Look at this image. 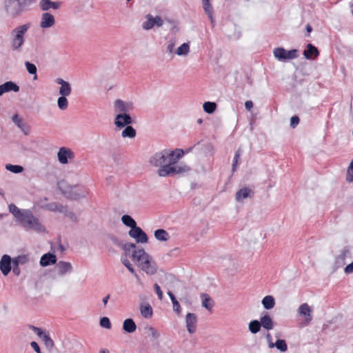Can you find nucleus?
I'll return each mask as SVG.
<instances>
[{
  "label": "nucleus",
  "mask_w": 353,
  "mask_h": 353,
  "mask_svg": "<svg viewBox=\"0 0 353 353\" xmlns=\"http://www.w3.org/2000/svg\"><path fill=\"white\" fill-rule=\"evenodd\" d=\"M6 12L12 17H17L23 12L22 3L17 0H5Z\"/></svg>",
  "instance_id": "obj_8"
},
{
  "label": "nucleus",
  "mask_w": 353,
  "mask_h": 353,
  "mask_svg": "<svg viewBox=\"0 0 353 353\" xmlns=\"http://www.w3.org/2000/svg\"><path fill=\"white\" fill-rule=\"evenodd\" d=\"M59 187L61 193L67 199L79 200L85 197L88 194V190L84 186H72L65 183H61Z\"/></svg>",
  "instance_id": "obj_4"
},
{
  "label": "nucleus",
  "mask_w": 353,
  "mask_h": 353,
  "mask_svg": "<svg viewBox=\"0 0 353 353\" xmlns=\"http://www.w3.org/2000/svg\"><path fill=\"white\" fill-rule=\"evenodd\" d=\"M28 327L42 340L47 349L49 350H52L54 347V343L48 333L43 332L41 328L32 325H28Z\"/></svg>",
  "instance_id": "obj_7"
},
{
  "label": "nucleus",
  "mask_w": 353,
  "mask_h": 353,
  "mask_svg": "<svg viewBox=\"0 0 353 353\" xmlns=\"http://www.w3.org/2000/svg\"><path fill=\"white\" fill-rule=\"evenodd\" d=\"M263 307L266 310H271L275 305V300L272 296H265L261 301Z\"/></svg>",
  "instance_id": "obj_32"
},
{
  "label": "nucleus",
  "mask_w": 353,
  "mask_h": 353,
  "mask_svg": "<svg viewBox=\"0 0 353 353\" xmlns=\"http://www.w3.org/2000/svg\"><path fill=\"white\" fill-rule=\"evenodd\" d=\"M186 327L189 333L193 334L196 332L197 316L194 313H188L185 316Z\"/></svg>",
  "instance_id": "obj_16"
},
{
  "label": "nucleus",
  "mask_w": 353,
  "mask_h": 353,
  "mask_svg": "<svg viewBox=\"0 0 353 353\" xmlns=\"http://www.w3.org/2000/svg\"><path fill=\"white\" fill-rule=\"evenodd\" d=\"M67 96H61L59 97L57 99V105L59 108L61 110H65L68 108V101L66 99Z\"/></svg>",
  "instance_id": "obj_46"
},
{
  "label": "nucleus",
  "mask_w": 353,
  "mask_h": 353,
  "mask_svg": "<svg viewBox=\"0 0 353 353\" xmlns=\"http://www.w3.org/2000/svg\"><path fill=\"white\" fill-rule=\"evenodd\" d=\"M19 222L26 230H33L37 232H46L45 227L30 210H24L23 216Z\"/></svg>",
  "instance_id": "obj_5"
},
{
  "label": "nucleus",
  "mask_w": 353,
  "mask_h": 353,
  "mask_svg": "<svg viewBox=\"0 0 353 353\" xmlns=\"http://www.w3.org/2000/svg\"><path fill=\"white\" fill-rule=\"evenodd\" d=\"M190 52V46L187 43H183L176 50V54L179 56L187 55Z\"/></svg>",
  "instance_id": "obj_43"
},
{
  "label": "nucleus",
  "mask_w": 353,
  "mask_h": 353,
  "mask_svg": "<svg viewBox=\"0 0 353 353\" xmlns=\"http://www.w3.org/2000/svg\"><path fill=\"white\" fill-rule=\"evenodd\" d=\"M123 329L127 333H132L137 329V325L132 319H127L123 323Z\"/></svg>",
  "instance_id": "obj_28"
},
{
  "label": "nucleus",
  "mask_w": 353,
  "mask_h": 353,
  "mask_svg": "<svg viewBox=\"0 0 353 353\" xmlns=\"http://www.w3.org/2000/svg\"><path fill=\"white\" fill-rule=\"evenodd\" d=\"M55 23V19L52 14L49 12H44L41 15L40 27L42 28H49Z\"/></svg>",
  "instance_id": "obj_17"
},
{
  "label": "nucleus",
  "mask_w": 353,
  "mask_h": 353,
  "mask_svg": "<svg viewBox=\"0 0 353 353\" xmlns=\"http://www.w3.org/2000/svg\"><path fill=\"white\" fill-rule=\"evenodd\" d=\"M43 208L51 212H59L60 213L65 212L64 205L59 204L56 202L47 203L43 205Z\"/></svg>",
  "instance_id": "obj_27"
},
{
  "label": "nucleus",
  "mask_w": 353,
  "mask_h": 353,
  "mask_svg": "<svg viewBox=\"0 0 353 353\" xmlns=\"http://www.w3.org/2000/svg\"><path fill=\"white\" fill-rule=\"evenodd\" d=\"M57 157L59 163L61 164H67L69 160H72L74 158V154L71 149L61 147L58 151Z\"/></svg>",
  "instance_id": "obj_12"
},
{
  "label": "nucleus",
  "mask_w": 353,
  "mask_h": 353,
  "mask_svg": "<svg viewBox=\"0 0 353 353\" xmlns=\"http://www.w3.org/2000/svg\"><path fill=\"white\" fill-rule=\"evenodd\" d=\"M122 223L126 225L127 227L130 228V229L134 228L137 226V223L134 220V219L132 218L131 216L128 214H124L121 217Z\"/></svg>",
  "instance_id": "obj_35"
},
{
  "label": "nucleus",
  "mask_w": 353,
  "mask_h": 353,
  "mask_svg": "<svg viewBox=\"0 0 353 353\" xmlns=\"http://www.w3.org/2000/svg\"><path fill=\"white\" fill-rule=\"evenodd\" d=\"M128 234L130 237L135 239L137 243H145L148 241L146 233L139 226L130 229Z\"/></svg>",
  "instance_id": "obj_11"
},
{
  "label": "nucleus",
  "mask_w": 353,
  "mask_h": 353,
  "mask_svg": "<svg viewBox=\"0 0 353 353\" xmlns=\"http://www.w3.org/2000/svg\"><path fill=\"white\" fill-rule=\"evenodd\" d=\"M30 28V23L18 26L10 32V46L14 52H21L26 39L25 35Z\"/></svg>",
  "instance_id": "obj_3"
},
{
  "label": "nucleus",
  "mask_w": 353,
  "mask_h": 353,
  "mask_svg": "<svg viewBox=\"0 0 353 353\" xmlns=\"http://www.w3.org/2000/svg\"><path fill=\"white\" fill-rule=\"evenodd\" d=\"M154 234L155 239L160 241H166L170 238L168 232L163 229H158L155 230Z\"/></svg>",
  "instance_id": "obj_31"
},
{
  "label": "nucleus",
  "mask_w": 353,
  "mask_h": 353,
  "mask_svg": "<svg viewBox=\"0 0 353 353\" xmlns=\"http://www.w3.org/2000/svg\"><path fill=\"white\" fill-rule=\"evenodd\" d=\"M64 210L65 212H61L62 214H64L67 217H68L70 220H72L74 222L78 221V219L76 214L73 212L68 210L67 206H64Z\"/></svg>",
  "instance_id": "obj_50"
},
{
  "label": "nucleus",
  "mask_w": 353,
  "mask_h": 353,
  "mask_svg": "<svg viewBox=\"0 0 353 353\" xmlns=\"http://www.w3.org/2000/svg\"><path fill=\"white\" fill-rule=\"evenodd\" d=\"M146 21L142 24L143 29L149 30L153 27H161L163 24V19L159 16L153 17L151 14H148L145 16Z\"/></svg>",
  "instance_id": "obj_10"
},
{
  "label": "nucleus",
  "mask_w": 353,
  "mask_h": 353,
  "mask_svg": "<svg viewBox=\"0 0 353 353\" xmlns=\"http://www.w3.org/2000/svg\"><path fill=\"white\" fill-rule=\"evenodd\" d=\"M261 324L258 320H253L249 323L248 328L251 333L256 334L261 330Z\"/></svg>",
  "instance_id": "obj_38"
},
{
  "label": "nucleus",
  "mask_w": 353,
  "mask_h": 353,
  "mask_svg": "<svg viewBox=\"0 0 353 353\" xmlns=\"http://www.w3.org/2000/svg\"><path fill=\"white\" fill-rule=\"evenodd\" d=\"M182 149L174 150H163L152 155L149 159L151 165L159 168L158 175L161 177L174 176L187 173L190 168L182 163H177L183 156Z\"/></svg>",
  "instance_id": "obj_1"
},
{
  "label": "nucleus",
  "mask_w": 353,
  "mask_h": 353,
  "mask_svg": "<svg viewBox=\"0 0 353 353\" xmlns=\"http://www.w3.org/2000/svg\"><path fill=\"white\" fill-rule=\"evenodd\" d=\"M25 65H26V70H28V72L30 74L34 75V77H33V79L34 80L37 79V66L34 63H30L29 61H26Z\"/></svg>",
  "instance_id": "obj_45"
},
{
  "label": "nucleus",
  "mask_w": 353,
  "mask_h": 353,
  "mask_svg": "<svg viewBox=\"0 0 353 353\" xmlns=\"http://www.w3.org/2000/svg\"><path fill=\"white\" fill-rule=\"evenodd\" d=\"M203 8L205 13L208 14V17L211 19V21H213L212 12V7L210 3V0H202Z\"/></svg>",
  "instance_id": "obj_42"
},
{
  "label": "nucleus",
  "mask_w": 353,
  "mask_h": 353,
  "mask_svg": "<svg viewBox=\"0 0 353 353\" xmlns=\"http://www.w3.org/2000/svg\"><path fill=\"white\" fill-rule=\"evenodd\" d=\"M30 346L32 347V349L37 352V353H42L41 351V349L38 345V343L35 341H32L30 343Z\"/></svg>",
  "instance_id": "obj_59"
},
{
  "label": "nucleus",
  "mask_w": 353,
  "mask_h": 353,
  "mask_svg": "<svg viewBox=\"0 0 353 353\" xmlns=\"http://www.w3.org/2000/svg\"><path fill=\"white\" fill-rule=\"evenodd\" d=\"M8 208L10 212L19 221L23 216L25 210L19 209L13 203L10 204Z\"/></svg>",
  "instance_id": "obj_29"
},
{
  "label": "nucleus",
  "mask_w": 353,
  "mask_h": 353,
  "mask_svg": "<svg viewBox=\"0 0 353 353\" xmlns=\"http://www.w3.org/2000/svg\"><path fill=\"white\" fill-rule=\"evenodd\" d=\"M121 262L122 263L128 268V270L133 274L136 277H138L137 273L134 271V269L132 266V265L130 263L129 260L127 259V257L121 256Z\"/></svg>",
  "instance_id": "obj_48"
},
{
  "label": "nucleus",
  "mask_w": 353,
  "mask_h": 353,
  "mask_svg": "<svg viewBox=\"0 0 353 353\" xmlns=\"http://www.w3.org/2000/svg\"><path fill=\"white\" fill-rule=\"evenodd\" d=\"M271 345L282 352L288 350V345L284 339H277L276 342L274 343H272Z\"/></svg>",
  "instance_id": "obj_37"
},
{
  "label": "nucleus",
  "mask_w": 353,
  "mask_h": 353,
  "mask_svg": "<svg viewBox=\"0 0 353 353\" xmlns=\"http://www.w3.org/2000/svg\"><path fill=\"white\" fill-rule=\"evenodd\" d=\"M245 109L250 111L253 107V103L252 101H247L245 103Z\"/></svg>",
  "instance_id": "obj_63"
},
{
  "label": "nucleus",
  "mask_w": 353,
  "mask_h": 353,
  "mask_svg": "<svg viewBox=\"0 0 353 353\" xmlns=\"http://www.w3.org/2000/svg\"><path fill=\"white\" fill-rule=\"evenodd\" d=\"M13 91L17 92L19 91V86L13 81H6V83L0 85V96L4 93Z\"/></svg>",
  "instance_id": "obj_21"
},
{
  "label": "nucleus",
  "mask_w": 353,
  "mask_h": 353,
  "mask_svg": "<svg viewBox=\"0 0 353 353\" xmlns=\"http://www.w3.org/2000/svg\"><path fill=\"white\" fill-rule=\"evenodd\" d=\"M346 180L348 182L353 181V160L351 161L347 168Z\"/></svg>",
  "instance_id": "obj_52"
},
{
  "label": "nucleus",
  "mask_w": 353,
  "mask_h": 353,
  "mask_svg": "<svg viewBox=\"0 0 353 353\" xmlns=\"http://www.w3.org/2000/svg\"><path fill=\"white\" fill-rule=\"evenodd\" d=\"M216 103L210 101L205 102L203 105V110L208 114H212L216 110Z\"/></svg>",
  "instance_id": "obj_41"
},
{
  "label": "nucleus",
  "mask_w": 353,
  "mask_h": 353,
  "mask_svg": "<svg viewBox=\"0 0 353 353\" xmlns=\"http://www.w3.org/2000/svg\"><path fill=\"white\" fill-rule=\"evenodd\" d=\"M132 259L147 274L153 275L157 271V265L152 257L142 248L134 250L131 256Z\"/></svg>",
  "instance_id": "obj_2"
},
{
  "label": "nucleus",
  "mask_w": 353,
  "mask_h": 353,
  "mask_svg": "<svg viewBox=\"0 0 353 353\" xmlns=\"http://www.w3.org/2000/svg\"><path fill=\"white\" fill-rule=\"evenodd\" d=\"M132 123V119L127 113H119L114 119V124L119 128H124Z\"/></svg>",
  "instance_id": "obj_13"
},
{
  "label": "nucleus",
  "mask_w": 353,
  "mask_h": 353,
  "mask_svg": "<svg viewBox=\"0 0 353 353\" xmlns=\"http://www.w3.org/2000/svg\"><path fill=\"white\" fill-rule=\"evenodd\" d=\"M99 325L101 327L106 329H110L112 325L109 318L106 316L100 319Z\"/></svg>",
  "instance_id": "obj_51"
},
{
  "label": "nucleus",
  "mask_w": 353,
  "mask_h": 353,
  "mask_svg": "<svg viewBox=\"0 0 353 353\" xmlns=\"http://www.w3.org/2000/svg\"><path fill=\"white\" fill-rule=\"evenodd\" d=\"M350 254L349 249L347 248H345L341 253L336 258L335 263L338 267H341L345 263V259L347 254Z\"/></svg>",
  "instance_id": "obj_30"
},
{
  "label": "nucleus",
  "mask_w": 353,
  "mask_h": 353,
  "mask_svg": "<svg viewBox=\"0 0 353 353\" xmlns=\"http://www.w3.org/2000/svg\"><path fill=\"white\" fill-rule=\"evenodd\" d=\"M6 169L15 174H19L23 171V168L19 165L6 164Z\"/></svg>",
  "instance_id": "obj_47"
},
{
  "label": "nucleus",
  "mask_w": 353,
  "mask_h": 353,
  "mask_svg": "<svg viewBox=\"0 0 353 353\" xmlns=\"http://www.w3.org/2000/svg\"><path fill=\"white\" fill-rule=\"evenodd\" d=\"M12 272L14 275L19 276L21 273L19 265L16 263H12Z\"/></svg>",
  "instance_id": "obj_56"
},
{
  "label": "nucleus",
  "mask_w": 353,
  "mask_h": 353,
  "mask_svg": "<svg viewBox=\"0 0 353 353\" xmlns=\"http://www.w3.org/2000/svg\"><path fill=\"white\" fill-rule=\"evenodd\" d=\"M299 118L298 116L295 115L291 117L290 119V126L292 128H294L299 123Z\"/></svg>",
  "instance_id": "obj_53"
},
{
  "label": "nucleus",
  "mask_w": 353,
  "mask_h": 353,
  "mask_svg": "<svg viewBox=\"0 0 353 353\" xmlns=\"http://www.w3.org/2000/svg\"><path fill=\"white\" fill-rule=\"evenodd\" d=\"M136 136V130L131 125H127L122 131L123 137L134 138Z\"/></svg>",
  "instance_id": "obj_40"
},
{
  "label": "nucleus",
  "mask_w": 353,
  "mask_h": 353,
  "mask_svg": "<svg viewBox=\"0 0 353 353\" xmlns=\"http://www.w3.org/2000/svg\"><path fill=\"white\" fill-rule=\"evenodd\" d=\"M303 55L306 59H314L319 55V51L312 43H308L307 48L303 51Z\"/></svg>",
  "instance_id": "obj_23"
},
{
  "label": "nucleus",
  "mask_w": 353,
  "mask_h": 353,
  "mask_svg": "<svg viewBox=\"0 0 353 353\" xmlns=\"http://www.w3.org/2000/svg\"><path fill=\"white\" fill-rule=\"evenodd\" d=\"M72 92V88L69 82H66L61 87L59 90V93L61 96H69L71 94Z\"/></svg>",
  "instance_id": "obj_39"
},
{
  "label": "nucleus",
  "mask_w": 353,
  "mask_h": 353,
  "mask_svg": "<svg viewBox=\"0 0 353 353\" xmlns=\"http://www.w3.org/2000/svg\"><path fill=\"white\" fill-rule=\"evenodd\" d=\"M12 120L13 123L21 129L25 135H28L30 132V126L23 122V119L19 117L17 114L13 115Z\"/></svg>",
  "instance_id": "obj_18"
},
{
  "label": "nucleus",
  "mask_w": 353,
  "mask_h": 353,
  "mask_svg": "<svg viewBox=\"0 0 353 353\" xmlns=\"http://www.w3.org/2000/svg\"><path fill=\"white\" fill-rule=\"evenodd\" d=\"M57 268L58 271V274L60 276H63L66 274H70L73 271V268L72 264L70 262L66 261H59L57 263Z\"/></svg>",
  "instance_id": "obj_19"
},
{
  "label": "nucleus",
  "mask_w": 353,
  "mask_h": 353,
  "mask_svg": "<svg viewBox=\"0 0 353 353\" xmlns=\"http://www.w3.org/2000/svg\"><path fill=\"white\" fill-rule=\"evenodd\" d=\"M111 240L112 241L113 243L119 247H121L122 246V245L123 244V243L120 241L118 238L115 237V236H112L111 237Z\"/></svg>",
  "instance_id": "obj_61"
},
{
  "label": "nucleus",
  "mask_w": 353,
  "mask_h": 353,
  "mask_svg": "<svg viewBox=\"0 0 353 353\" xmlns=\"http://www.w3.org/2000/svg\"><path fill=\"white\" fill-rule=\"evenodd\" d=\"M115 112L127 113L133 110V105L130 102H125L121 99H117L114 103Z\"/></svg>",
  "instance_id": "obj_15"
},
{
  "label": "nucleus",
  "mask_w": 353,
  "mask_h": 353,
  "mask_svg": "<svg viewBox=\"0 0 353 353\" xmlns=\"http://www.w3.org/2000/svg\"><path fill=\"white\" fill-rule=\"evenodd\" d=\"M20 3H22V8L23 10L24 8L26 6H29L32 3V1L31 0H23V1H20Z\"/></svg>",
  "instance_id": "obj_64"
},
{
  "label": "nucleus",
  "mask_w": 353,
  "mask_h": 353,
  "mask_svg": "<svg viewBox=\"0 0 353 353\" xmlns=\"http://www.w3.org/2000/svg\"><path fill=\"white\" fill-rule=\"evenodd\" d=\"M57 256L54 254L48 252L46 254H44L40 259V265L42 267H46L50 265L55 264L57 263Z\"/></svg>",
  "instance_id": "obj_22"
},
{
  "label": "nucleus",
  "mask_w": 353,
  "mask_h": 353,
  "mask_svg": "<svg viewBox=\"0 0 353 353\" xmlns=\"http://www.w3.org/2000/svg\"><path fill=\"white\" fill-rule=\"evenodd\" d=\"M121 248L124 250L125 256L127 257L128 254H130L131 250H132V252L134 250H137V246L136 244L133 243H123V244L121 246Z\"/></svg>",
  "instance_id": "obj_44"
},
{
  "label": "nucleus",
  "mask_w": 353,
  "mask_h": 353,
  "mask_svg": "<svg viewBox=\"0 0 353 353\" xmlns=\"http://www.w3.org/2000/svg\"><path fill=\"white\" fill-rule=\"evenodd\" d=\"M241 155V150L240 149H239L236 152L235 155L233 159V163H232V172H234L236 171V165H237L239 160L240 159Z\"/></svg>",
  "instance_id": "obj_49"
},
{
  "label": "nucleus",
  "mask_w": 353,
  "mask_h": 353,
  "mask_svg": "<svg viewBox=\"0 0 353 353\" xmlns=\"http://www.w3.org/2000/svg\"><path fill=\"white\" fill-rule=\"evenodd\" d=\"M148 330L150 332V334H151V336H152V338H154V339H157L159 338V334L156 329H154L153 327H149Z\"/></svg>",
  "instance_id": "obj_57"
},
{
  "label": "nucleus",
  "mask_w": 353,
  "mask_h": 353,
  "mask_svg": "<svg viewBox=\"0 0 353 353\" xmlns=\"http://www.w3.org/2000/svg\"><path fill=\"white\" fill-rule=\"evenodd\" d=\"M344 272L347 274L353 272V261L345 268Z\"/></svg>",
  "instance_id": "obj_60"
},
{
  "label": "nucleus",
  "mask_w": 353,
  "mask_h": 353,
  "mask_svg": "<svg viewBox=\"0 0 353 353\" xmlns=\"http://www.w3.org/2000/svg\"><path fill=\"white\" fill-rule=\"evenodd\" d=\"M173 305V310L176 312L177 314H180L181 313V306H180V304L178 302V301H174V303H172Z\"/></svg>",
  "instance_id": "obj_58"
},
{
  "label": "nucleus",
  "mask_w": 353,
  "mask_h": 353,
  "mask_svg": "<svg viewBox=\"0 0 353 353\" xmlns=\"http://www.w3.org/2000/svg\"><path fill=\"white\" fill-rule=\"evenodd\" d=\"M174 46H175V40H170L168 42L167 51L169 53H172Z\"/></svg>",
  "instance_id": "obj_55"
},
{
  "label": "nucleus",
  "mask_w": 353,
  "mask_h": 353,
  "mask_svg": "<svg viewBox=\"0 0 353 353\" xmlns=\"http://www.w3.org/2000/svg\"><path fill=\"white\" fill-rule=\"evenodd\" d=\"M141 315L146 319L152 316V308L149 303L141 304L140 307Z\"/></svg>",
  "instance_id": "obj_34"
},
{
  "label": "nucleus",
  "mask_w": 353,
  "mask_h": 353,
  "mask_svg": "<svg viewBox=\"0 0 353 353\" xmlns=\"http://www.w3.org/2000/svg\"><path fill=\"white\" fill-rule=\"evenodd\" d=\"M30 255L29 254H21L16 257H14L12 259V263H16L18 265H25L27 264L30 261Z\"/></svg>",
  "instance_id": "obj_36"
},
{
  "label": "nucleus",
  "mask_w": 353,
  "mask_h": 353,
  "mask_svg": "<svg viewBox=\"0 0 353 353\" xmlns=\"http://www.w3.org/2000/svg\"><path fill=\"white\" fill-rule=\"evenodd\" d=\"M202 306L210 311L213 307V301L211 297L205 293L201 294Z\"/></svg>",
  "instance_id": "obj_33"
},
{
  "label": "nucleus",
  "mask_w": 353,
  "mask_h": 353,
  "mask_svg": "<svg viewBox=\"0 0 353 353\" xmlns=\"http://www.w3.org/2000/svg\"><path fill=\"white\" fill-rule=\"evenodd\" d=\"M298 312L299 315L305 317V320L307 323H310L312 321V310L307 303L301 304L298 309Z\"/></svg>",
  "instance_id": "obj_24"
},
{
  "label": "nucleus",
  "mask_w": 353,
  "mask_h": 353,
  "mask_svg": "<svg viewBox=\"0 0 353 353\" xmlns=\"http://www.w3.org/2000/svg\"><path fill=\"white\" fill-rule=\"evenodd\" d=\"M259 322L261 324V327L265 330H270L274 327L273 321L267 314L261 317Z\"/></svg>",
  "instance_id": "obj_26"
},
{
  "label": "nucleus",
  "mask_w": 353,
  "mask_h": 353,
  "mask_svg": "<svg viewBox=\"0 0 353 353\" xmlns=\"http://www.w3.org/2000/svg\"><path fill=\"white\" fill-rule=\"evenodd\" d=\"M12 259L10 255L4 254L0 260V270L3 276H7L12 270Z\"/></svg>",
  "instance_id": "obj_14"
},
{
  "label": "nucleus",
  "mask_w": 353,
  "mask_h": 353,
  "mask_svg": "<svg viewBox=\"0 0 353 353\" xmlns=\"http://www.w3.org/2000/svg\"><path fill=\"white\" fill-rule=\"evenodd\" d=\"M299 51L296 49L286 50L283 48H276L273 50L275 58L280 61H285L297 58Z\"/></svg>",
  "instance_id": "obj_6"
},
{
  "label": "nucleus",
  "mask_w": 353,
  "mask_h": 353,
  "mask_svg": "<svg viewBox=\"0 0 353 353\" xmlns=\"http://www.w3.org/2000/svg\"><path fill=\"white\" fill-rule=\"evenodd\" d=\"M254 192L249 188H243L236 192L235 199L237 201H241L243 199L252 197Z\"/></svg>",
  "instance_id": "obj_25"
},
{
  "label": "nucleus",
  "mask_w": 353,
  "mask_h": 353,
  "mask_svg": "<svg viewBox=\"0 0 353 353\" xmlns=\"http://www.w3.org/2000/svg\"><path fill=\"white\" fill-rule=\"evenodd\" d=\"M265 338H266L267 341H268V347L269 348H273L274 347H272V345H271L272 343H274L272 342V339L271 334L270 333H268L266 334V336H265Z\"/></svg>",
  "instance_id": "obj_62"
},
{
  "label": "nucleus",
  "mask_w": 353,
  "mask_h": 353,
  "mask_svg": "<svg viewBox=\"0 0 353 353\" xmlns=\"http://www.w3.org/2000/svg\"><path fill=\"white\" fill-rule=\"evenodd\" d=\"M154 289L156 293L157 294L158 298L160 300H162L163 299V292L161 290L160 286L157 283H155L154 285Z\"/></svg>",
  "instance_id": "obj_54"
},
{
  "label": "nucleus",
  "mask_w": 353,
  "mask_h": 353,
  "mask_svg": "<svg viewBox=\"0 0 353 353\" xmlns=\"http://www.w3.org/2000/svg\"><path fill=\"white\" fill-rule=\"evenodd\" d=\"M6 12L12 17H17L23 12L22 3L17 0H5Z\"/></svg>",
  "instance_id": "obj_9"
},
{
  "label": "nucleus",
  "mask_w": 353,
  "mask_h": 353,
  "mask_svg": "<svg viewBox=\"0 0 353 353\" xmlns=\"http://www.w3.org/2000/svg\"><path fill=\"white\" fill-rule=\"evenodd\" d=\"M61 3L59 1H52L50 0H41L39 6L41 10L48 11L50 9L58 10L61 7Z\"/></svg>",
  "instance_id": "obj_20"
}]
</instances>
